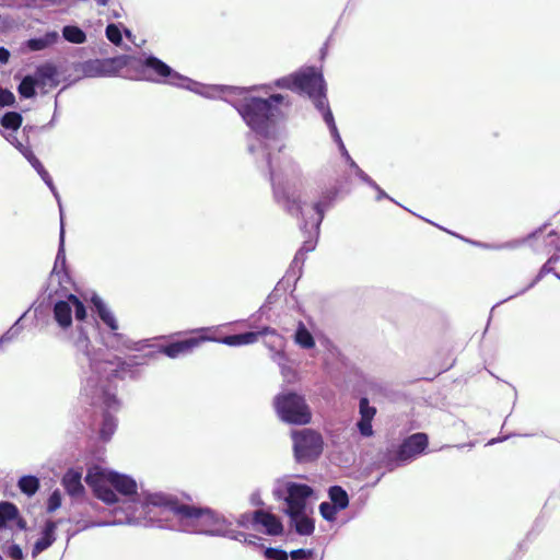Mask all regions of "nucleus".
Wrapping results in <instances>:
<instances>
[{
    "label": "nucleus",
    "mask_w": 560,
    "mask_h": 560,
    "mask_svg": "<svg viewBox=\"0 0 560 560\" xmlns=\"http://www.w3.org/2000/svg\"><path fill=\"white\" fill-rule=\"evenodd\" d=\"M85 482L94 495L105 504L119 503V497L132 503L128 506L125 517L118 518L115 524L149 525L159 521L156 516L161 514L162 508L151 506L150 510H143L142 505L147 497L152 493H145L139 498L138 485L132 477L101 465H93L86 471Z\"/></svg>",
    "instance_id": "obj_1"
},
{
    "label": "nucleus",
    "mask_w": 560,
    "mask_h": 560,
    "mask_svg": "<svg viewBox=\"0 0 560 560\" xmlns=\"http://www.w3.org/2000/svg\"><path fill=\"white\" fill-rule=\"evenodd\" d=\"M75 347L84 354L89 363L88 370L83 372L84 394L92 398L94 405L104 406L107 410H117L119 402L107 383L122 376L125 363L120 358L101 350L91 353L89 351L90 340L84 332L78 337Z\"/></svg>",
    "instance_id": "obj_2"
},
{
    "label": "nucleus",
    "mask_w": 560,
    "mask_h": 560,
    "mask_svg": "<svg viewBox=\"0 0 560 560\" xmlns=\"http://www.w3.org/2000/svg\"><path fill=\"white\" fill-rule=\"evenodd\" d=\"M151 506L162 508L161 514L166 512L174 513L183 522L184 526L189 527L195 533L224 536L246 544H255L252 536L234 530L231 522L210 509L178 504L172 497L163 493L147 497L142 508L143 510H150Z\"/></svg>",
    "instance_id": "obj_3"
},
{
    "label": "nucleus",
    "mask_w": 560,
    "mask_h": 560,
    "mask_svg": "<svg viewBox=\"0 0 560 560\" xmlns=\"http://www.w3.org/2000/svg\"><path fill=\"white\" fill-rule=\"evenodd\" d=\"M291 102L288 96L272 94L268 98L245 97L238 105V113L255 132L268 136L279 122L287 119Z\"/></svg>",
    "instance_id": "obj_4"
},
{
    "label": "nucleus",
    "mask_w": 560,
    "mask_h": 560,
    "mask_svg": "<svg viewBox=\"0 0 560 560\" xmlns=\"http://www.w3.org/2000/svg\"><path fill=\"white\" fill-rule=\"evenodd\" d=\"M275 85L300 94L307 95L315 107L323 114L324 120L330 129L331 137L340 140L332 114L326 96V84L323 73L315 67H305L289 75L276 80Z\"/></svg>",
    "instance_id": "obj_5"
},
{
    "label": "nucleus",
    "mask_w": 560,
    "mask_h": 560,
    "mask_svg": "<svg viewBox=\"0 0 560 560\" xmlns=\"http://www.w3.org/2000/svg\"><path fill=\"white\" fill-rule=\"evenodd\" d=\"M125 69L127 71L133 70L136 72L132 77L133 79L173 85H180V82L186 80V78L173 70L158 57L149 56L144 59L130 55H125Z\"/></svg>",
    "instance_id": "obj_6"
},
{
    "label": "nucleus",
    "mask_w": 560,
    "mask_h": 560,
    "mask_svg": "<svg viewBox=\"0 0 560 560\" xmlns=\"http://www.w3.org/2000/svg\"><path fill=\"white\" fill-rule=\"evenodd\" d=\"M272 493L276 499L283 500L287 503V514L307 510L314 494L307 485L288 478L278 479L273 485Z\"/></svg>",
    "instance_id": "obj_7"
},
{
    "label": "nucleus",
    "mask_w": 560,
    "mask_h": 560,
    "mask_svg": "<svg viewBox=\"0 0 560 560\" xmlns=\"http://www.w3.org/2000/svg\"><path fill=\"white\" fill-rule=\"evenodd\" d=\"M273 406L278 417L291 424H307L312 412L303 396L296 393H281L275 397Z\"/></svg>",
    "instance_id": "obj_8"
},
{
    "label": "nucleus",
    "mask_w": 560,
    "mask_h": 560,
    "mask_svg": "<svg viewBox=\"0 0 560 560\" xmlns=\"http://www.w3.org/2000/svg\"><path fill=\"white\" fill-rule=\"evenodd\" d=\"M294 454L299 462H307L316 458L323 450L322 436L310 429L293 431Z\"/></svg>",
    "instance_id": "obj_9"
},
{
    "label": "nucleus",
    "mask_w": 560,
    "mask_h": 560,
    "mask_svg": "<svg viewBox=\"0 0 560 560\" xmlns=\"http://www.w3.org/2000/svg\"><path fill=\"white\" fill-rule=\"evenodd\" d=\"M73 317L78 322H83L86 318V308L78 296L69 294L66 299L55 302L54 318L61 328H69Z\"/></svg>",
    "instance_id": "obj_10"
},
{
    "label": "nucleus",
    "mask_w": 560,
    "mask_h": 560,
    "mask_svg": "<svg viewBox=\"0 0 560 560\" xmlns=\"http://www.w3.org/2000/svg\"><path fill=\"white\" fill-rule=\"evenodd\" d=\"M126 68V57L120 55L106 59H90L81 65V72L89 78L121 74Z\"/></svg>",
    "instance_id": "obj_11"
},
{
    "label": "nucleus",
    "mask_w": 560,
    "mask_h": 560,
    "mask_svg": "<svg viewBox=\"0 0 560 560\" xmlns=\"http://www.w3.org/2000/svg\"><path fill=\"white\" fill-rule=\"evenodd\" d=\"M275 195L279 201L284 203V206L292 214L298 215L301 213L302 217L308 215L310 221L305 223V226L310 225L312 231H317L318 225L323 219V209L320 203L302 207L300 201H298L295 198H291L284 191L280 190L279 187H275Z\"/></svg>",
    "instance_id": "obj_12"
},
{
    "label": "nucleus",
    "mask_w": 560,
    "mask_h": 560,
    "mask_svg": "<svg viewBox=\"0 0 560 560\" xmlns=\"http://www.w3.org/2000/svg\"><path fill=\"white\" fill-rule=\"evenodd\" d=\"M428 446V436L424 433H415L404 440L396 453V459L399 465H404L417 455L421 454Z\"/></svg>",
    "instance_id": "obj_13"
},
{
    "label": "nucleus",
    "mask_w": 560,
    "mask_h": 560,
    "mask_svg": "<svg viewBox=\"0 0 560 560\" xmlns=\"http://www.w3.org/2000/svg\"><path fill=\"white\" fill-rule=\"evenodd\" d=\"M16 143H18L16 149L25 156V159L36 170V172L42 177V179L45 182V184L49 187V189L54 194L55 198L57 199L59 208L61 209L60 197H59V194L51 180V177L49 176L48 172L44 168L42 163L33 154L32 150L28 147V142H16Z\"/></svg>",
    "instance_id": "obj_14"
},
{
    "label": "nucleus",
    "mask_w": 560,
    "mask_h": 560,
    "mask_svg": "<svg viewBox=\"0 0 560 560\" xmlns=\"http://www.w3.org/2000/svg\"><path fill=\"white\" fill-rule=\"evenodd\" d=\"M376 407L371 406L366 396H362L359 401L360 419L357 422V428L360 434L364 438L373 435L372 420L376 415Z\"/></svg>",
    "instance_id": "obj_15"
},
{
    "label": "nucleus",
    "mask_w": 560,
    "mask_h": 560,
    "mask_svg": "<svg viewBox=\"0 0 560 560\" xmlns=\"http://www.w3.org/2000/svg\"><path fill=\"white\" fill-rule=\"evenodd\" d=\"M214 340L210 336H202L200 338H190L183 341L173 342L168 346H164L160 349V352L164 353L168 358L175 359L179 355L191 352L201 341Z\"/></svg>",
    "instance_id": "obj_16"
},
{
    "label": "nucleus",
    "mask_w": 560,
    "mask_h": 560,
    "mask_svg": "<svg viewBox=\"0 0 560 560\" xmlns=\"http://www.w3.org/2000/svg\"><path fill=\"white\" fill-rule=\"evenodd\" d=\"M255 526L261 529L267 535H279L283 530L280 520L266 511H256L254 513Z\"/></svg>",
    "instance_id": "obj_17"
},
{
    "label": "nucleus",
    "mask_w": 560,
    "mask_h": 560,
    "mask_svg": "<svg viewBox=\"0 0 560 560\" xmlns=\"http://www.w3.org/2000/svg\"><path fill=\"white\" fill-rule=\"evenodd\" d=\"M10 527L23 529L24 521L19 516L18 508L9 502L0 503V528Z\"/></svg>",
    "instance_id": "obj_18"
},
{
    "label": "nucleus",
    "mask_w": 560,
    "mask_h": 560,
    "mask_svg": "<svg viewBox=\"0 0 560 560\" xmlns=\"http://www.w3.org/2000/svg\"><path fill=\"white\" fill-rule=\"evenodd\" d=\"M62 485L71 497H81L84 493V487L82 485V471L78 469H69L63 478Z\"/></svg>",
    "instance_id": "obj_19"
},
{
    "label": "nucleus",
    "mask_w": 560,
    "mask_h": 560,
    "mask_svg": "<svg viewBox=\"0 0 560 560\" xmlns=\"http://www.w3.org/2000/svg\"><path fill=\"white\" fill-rule=\"evenodd\" d=\"M91 303L95 307L100 318L113 331L118 329V322L113 312L107 307L103 300L95 293L90 298Z\"/></svg>",
    "instance_id": "obj_20"
},
{
    "label": "nucleus",
    "mask_w": 560,
    "mask_h": 560,
    "mask_svg": "<svg viewBox=\"0 0 560 560\" xmlns=\"http://www.w3.org/2000/svg\"><path fill=\"white\" fill-rule=\"evenodd\" d=\"M352 175H354L362 184L369 186L376 192L375 200L380 201L381 199H388L393 202H396L392 197H389L366 173H364L354 161H352Z\"/></svg>",
    "instance_id": "obj_21"
},
{
    "label": "nucleus",
    "mask_w": 560,
    "mask_h": 560,
    "mask_svg": "<svg viewBox=\"0 0 560 560\" xmlns=\"http://www.w3.org/2000/svg\"><path fill=\"white\" fill-rule=\"evenodd\" d=\"M296 532L301 535H310L314 530L313 521L308 517L307 510L288 514Z\"/></svg>",
    "instance_id": "obj_22"
},
{
    "label": "nucleus",
    "mask_w": 560,
    "mask_h": 560,
    "mask_svg": "<svg viewBox=\"0 0 560 560\" xmlns=\"http://www.w3.org/2000/svg\"><path fill=\"white\" fill-rule=\"evenodd\" d=\"M36 77L37 82H40L43 85L56 86L58 84V71L52 63L39 66L36 70Z\"/></svg>",
    "instance_id": "obj_23"
},
{
    "label": "nucleus",
    "mask_w": 560,
    "mask_h": 560,
    "mask_svg": "<svg viewBox=\"0 0 560 560\" xmlns=\"http://www.w3.org/2000/svg\"><path fill=\"white\" fill-rule=\"evenodd\" d=\"M55 529H56V525L54 523H48L45 526L40 538H38L34 545V548H33L34 556L43 552L44 550H46L47 548H49L52 545V542L56 540Z\"/></svg>",
    "instance_id": "obj_24"
},
{
    "label": "nucleus",
    "mask_w": 560,
    "mask_h": 560,
    "mask_svg": "<svg viewBox=\"0 0 560 560\" xmlns=\"http://www.w3.org/2000/svg\"><path fill=\"white\" fill-rule=\"evenodd\" d=\"M294 342L302 349H313L315 339L303 322H299L293 336Z\"/></svg>",
    "instance_id": "obj_25"
},
{
    "label": "nucleus",
    "mask_w": 560,
    "mask_h": 560,
    "mask_svg": "<svg viewBox=\"0 0 560 560\" xmlns=\"http://www.w3.org/2000/svg\"><path fill=\"white\" fill-rule=\"evenodd\" d=\"M257 340L258 334H255L254 331H248L244 334L228 336L220 340L214 339L213 341H219L231 347H238L255 343Z\"/></svg>",
    "instance_id": "obj_26"
},
{
    "label": "nucleus",
    "mask_w": 560,
    "mask_h": 560,
    "mask_svg": "<svg viewBox=\"0 0 560 560\" xmlns=\"http://www.w3.org/2000/svg\"><path fill=\"white\" fill-rule=\"evenodd\" d=\"M352 386L363 395L373 390L376 386L375 382L364 376L361 372L352 368Z\"/></svg>",
    "instance_id": "obj_27"
},
{
    "label": "nucleus",
    "mask_w": 560,
    "mask_h": 560,
    "mask_svg": "<svg viewBox=\"0 0 560 560\" xmlns=\"http://www.w3.org/2000/svg\"><path fill=\"white\" fill-rule=\"evenodd\" d=\"M63 38L72 44H83L86 42V34L78 26L67 25L62 28Z\"/></svg>",
    "instance_id": "obj_28"
},
{
    "label": "nucleus",
    "mask_w": 560,
    "mask_h": 560,
    "mask_svg": "<svg viewBox=\"0 0 560 560\" xmlns=\"http://www.w3.org/2000/svg\"><path fill=\"white\" fill-rule=\"evenodd\" d=\"M329 498L331 503H334V509H346L349 502L348 493L338 486L331 487L329 489Z\"/></svg>",
    "instance_id": "obj_29"
},
{
    "label": "nucleus",
    "mask_w": 560,
    "mask_h": 560,
    "mask_svg": "<svg viewBox=\"0 0 560 560\" xmlns=\"http://www.w3.org/2000/svg\"><path fill=\"white\" fill-rule=\"evenodd\" d=\"M550 272H553V275L560 279V275L558 272H556L553 270V268L551 267V265L547 261L546 264L542 265V267L540 268L538 275L536 276V278L524 289H522L520 292L509 296L508 299H505L504 301H508L510 299H513L517 295H521L523 293H525L527 290L532 289L536 283H538L546 275L550 273Z\"/></svg>",
    "instance_id": "obj_30"
},
{
    "label": "nucleus",
    "mask_w": 560,
    "mask_h": 560,
    "mask_svg": "<svg viewBox=\"0 0 560 560\" xmlns=\"http://www.w3.org/2000/svg\"><path fill=\"white\" fill-rule=\"evenodd\" d=\"M20 490L28 497L36 493L39 488V480L34 476H24L18 483Z\"/></svg>",
    "instance_id": "obj_31"
},
{
    "label": "nucleus",
    "mask_w": 560,
    "mask_h": 560,
    "mask_svg": "<svg viewBox=\"0 0 560 560\" xmlns=\"http://www.w3.org/2000/svg\"><path fill=\"white\" fill-rule=\"evenodd\" d=\"M36 83H37L36 79H34L31 75H26L21 81V83H20V85L18 88L20 95L25 97V98H31V97L35 96V94H36V91H35Z\"/></svg>",
    "instance_id": "obj_32"
},
{
    "label": "nucleus",
    "mask_w": 560,
    "mask_h": 560,
    "mask_svg": "<svg viewBox=\"0 0 560 560\" xmlns=\"http://www.w3.org/2000/svg\"><path fill=\"white\" fill-rule=\"evenodd\" d=\"M57 33H48L44 38H33L27 42L31 50L37 51L46 48L57 39Z\"/></svg>",
    "instance_id": "obj_33"
},
{
    "label": "nucleus",
    "mask_w": 560,
    "mask_h": 560,
    "mask_svg": "<svg viewBox=\"0 0 560 560\" xmlns=\"http://www.w3.org/2000/svg\"><path fill=\"white\" fill-rule=\"evenodd\" d=\"M22 124V115L18 112L5 113L1 118V125L5 129L18 130Z\"/></svg>",
    "instance_id": "obj_34"
},
{
    "label": "nucleus",
    "mask_w": 560,
    "mask_h": 560,
    "mask_svg": "<svg viewBox=\"0 0 560 560\" xmlns=\"http://www.w3.org/2000/svg\"><path fill=\"white\" fill-rule=\"evenodd\" d=\"M107 39L118 46L122 42L121 32L116 24H108L105 30Z\"/></svg>",
    "instance_id": "obj_35"
},
{
    "label": "nucleus",
    "mask_w": 560,
    "mask_h": 560,
    "mask_svg": "<svg viewBox=\"0 0 560 560\" xmlns=\"http://www.w3.org/2000/svg\"><path fill=\"white\" fill-rule=\"evenodd\" d=\"M255 334H258V337L259 336H267V335H270L272 337H275V340H273V345L275 347H279V348H282L283 345H284V338L282 336H280L275 329L272 328H269V327H265L262 328L261 330L259 331H254Z\"/></svg>",
    "instance_id": "obj_36"
},
{
    "label": "nucleus",
    "mask_w": 560,
    "mask_h": 560,
    "mask_svg": "<svg viewBox=\"0 0 560 560\" xmlns=\"http://www.w3.org/2000/svg\"><path fill=\"white\" fill-rule=\"evenodd\" d=\"M116 428V422L113 417H105L103 427L101 429V435L103 439L107 440L110 438V435L114 433V430Z\"/></svg>",
    "instance_id": "obj_37"
},
{
    "label": "nucleus",
    "mask_w": 560,
    "mask_h": 560,
    "mask_svg": "<svg viewBox=\"0 0 560 560\" xmlns=\"http://www.w3.org/2000/svg\"><path fill=\"white\" fill-rule=\"evenodd\" d=\"M340 510L341 509H334V503L331 502H323L319 505L320 514L323 515L324 518L328 521H332L335 518L336 513Z\"/></svg>",
    "instance_id": "obj_38"
},
{
    "label": "nucleus",
    "mask_w": 560,
    "mask_h": 560,
    "mask_svg": "<svg viewBox=\"0 0 560 560\" xmlns=\"http://www.w3.org/2000/svg\"><path fill=\"white\" fill-rule=\"evenodd\" d=\"M541 233V229H538L537 231L533 232L532 234H529L526 238L524 240H521V241H513V242H510V243H505L503 245H500V246H497L495 248H515V247H518L520 245H522L523 243H525L526 241L530 240V238H535L537 237L538 234Z\"/></svg>",
    "instance_id": "obj_39"
},
{
    "label": "nucleus",
    "mask_w": 560,
    "mask_h": 560,
    "mask_svg": "<svg viewBox=\"0 0 560 560\" xmlns=\"http://www.w3.org/2000/svg\"><path fill=\"white\" fill-rule=\"evenodd\" d=\"M15 102V97L12 92L0 88V106H11Z\"/></svg>",
    "instance_id": "obj_40"
},
{
    "label": "nucleus",
    "mask_w": 560,
    "mask_h": 560,
    "mask_svg": "<svg viewBox=\"0 0 560 560\" xmlns=\"http://www.w3.org/2000/svg\"><path fill=\"white\" fill-rule=\"evenodd\" d=\"M61 505V494L60 492L57 490V491H54L49 499H48V511L49 512H54L56 511L57 509H59Z\"/></svg>",
    "instance_id": "obj_41"
},
{
    "label": "nucleus",
    "mask_w": 560,
    "mask_h": 560,
    "mask_svg": "<svg viewBox=\"0 0 560 560\" xmlns=\"http://www.w3.org/2000/svg\"><path fill=\"white\" fill-rule=\"evenodd\" d=\"M265 556L268 559H272V560H287L288 559L287 552H284L282 550H278V549H272V548L266 549Z\"/></svg>",
    "instance_id": "obj_42"
},
{
    "label": "nucleus",
    "mask_w": 560,
    "mask_h": 560,
    "mask_svg": "<svg viewBox=\"0 0 560 560\" xmlns=\"http://www.w3.org/2000/svg\"><path fill=\"white\" fill-rule=\"evenodd\" d=\"M7 556L13 560H21L23 557V552L18 545H10L7 549Z\"/></svg>",
    "instance_id": "obj_43"
},
{
    "label": "nucleus",
    "mask_w": 560,
    "mask_h": 560,
    "mask_svg": "<svg viewBox=\"0 0 560 560\" xmlns=\"http://www.w3.org/2000/svg\"><path fill=\"white\" fill-rule=\"evenodd\" d=\"M237 524L242 527H248L250 524L255 525L254 514H242L237 520Z\"/></svg>",
    "instance_id": "obj_44"
},
{
    "label": "nucleus",
    "mask_w": 560,
    "mask_h": 560,
    "mask_svg": "<svg viewBox=\"0 0 560 560\" xmlns=\"http://www.w3.org/2000/svg\"><path fill=\"white\" fill-rule=\"evenodd\" d=\"M281 373L288 383L294 382L296 374L293 370L287 366H282Z\"/></svg>",
    "instance_id": "obj_45"
},
{
    "label": "nucleus",
    "mask_w": 560,
    "mask_h": 560,
    "mask_svg": "<svg viewBox=\"0 0 560 560\" xmlns=\"http://www.w3.org/2000/svg\"><path fill=\"white\" fill-rule=\"evenodd\" d=\"M9 58H10V51L4 47H0V62L7 63L9 61Z\"/></svg>",
    "instance_id": "obj_46"
},
{
    "label": "nucleus",
    "mask_w": 560,
    "mask_h": 560,
    "mask_svg": "<svg viewBox=\"0 0 560 560\" xmlns=\"http://www.w3.org/2000/svg\"><path fill=\"white\" fill-rule=\"evenodd\" d=\"M315 248V242L313 240H308V241H305L304 242V245L303 247L301 248V252L302 250H306V252H311Z\"/></svg>",
    "instance_id": "obj_47"
},
{
    "label": "nucleus",
    "mask_w": 560,
    "mask_h": 560,
    "mask_svg": "<svg viewBox=\"0 0 560 560\" xmlns=\"http://www.w3.org/2000/svg\"><path fill=\"white\" fill-rule=\"evenodd\" d=\"M18 334V329L13 326L8 332L2 337V340H9Z\"/></svg>",
    "instance_id": "obj_48"
},
{
    "label": "nucleus",
    "mask_w": 560,
    "mask_h": 560,
    "mask_svg": "<svg viewBox=\"0 0 560 560\" xmlns=\"http://www.w3.org/2000/svg\"><path fill=\"white\" fill-rule=\"evenodd\" d=\"M305 555V551L303 549L294 550L291 552V556L293 559H298Z\"/></svg>",
    "instance_id": "obj_49"
},
{
    "label": "nucleus",
    "mask_w": 560,
    "mask_h": 560,
    "mask_svg": "<svg viewBox=\"0 0 560 560\" xmlns=\"http://www.w3.org/2000/svg\"><path fill=\"white\" fill-rule=\"evenodd\" d=\"M62 247H63V229L61 228V233H60V249H59V253H58L57 259H59V258L61 257V254H62Z\"/></svg>",
    "instance_id": "obj_50"
},
{
    "label": "nucleus",
    "mask_w": 560,
    "mask_h": 560,
    "mask_svg": "<svg viewBox=\"0 0 560 560\" xmlns=\"http://www.w3.org/2000/svg\"><path fill=\"white\" fill-rule=\"evenodd\" d=\"M560 260V255L558 254H555L552 255L547 261L550 264V265H553L556 262H558Z\"/></svg>",
    "instance_id": "obj_51"
},
{
    "label": "nucleus",
    "mask_w": 560,
    "mask_h": 560,
    "mask_svg": "<svg viewBox=\"0 0 560 560\" xmlns=\"http://www.w3.org/2000/svg\"><path fill=\"white\" fill-rule=\"evenodd\" d=\"M94 1L96 2L97 5L105 7L108 4L109 0H94Z\"/></svg>",
    "instance_id": "obj_52"
},
{
    "label": "nucleus",
    "mask_w": 560,
    "mask_h": 560,
    "mask_svg": "<svg viewBox=\"0 0 560 560\" xmlns=\"http://www.w3.org/2000/svg\"><path fill=\"white\" fill-rule=\"evenodd\" d=\"M504 440H506V436H504V438H502V439H492V440L489 442V444H494V443H497V442H502V441H504Z\"/></svg>",
    "instance_id": "obj_53"
},
{
    "label": "nucleus",
    "mask_w": 560,
    "mask_h": 560,
    "mask_svg": "<svg viewBox=\"0 0 560 560\" xmlns=\"http://www.w3.org/2000/svg\"><path fill=\"white\" fill-rule=\"evenodd\" d=\"M551 245H552L557 250H560V243L551 242Z\"/></svg>",
    "instance_id": "obj_54"
},
{
    "label": "nucleus",
    "mask_w": 560,
    "mask_h": 560,
    "mask_svg": "<svg viewBox=\"0 0 560 560\" xmlns=\"http://www.w3.org/2000/svg\"><path fill=\"white\" fill-rule=\"evenodd\" d=\"M282 357H283V353H282L281 351H278V352H276V354H275V359H276V358H282Z\"/></svg>",
    "instance_id": "obj_55"
},
{
    "label": "nucleus",
    "mask_w": 560,
    "mask_h": 560,
    "mask_svg": "<svg viewBox=\"0 0 560 560\" xmlns=\"http://www.w3.org/2000/svg\"><path fill=\"white\" fill-rule=\"evenodd\" d=\"M339 148L341 151H343L346 153V148L343 145V142H339Z\"/></svg>",
    "instance_id": "obj_56"
},
{
    "label": "nucleus",
    "mask_w": 560,
    "mask_h": 560,
    "mask_svg": "<svg viewBox=\"0 0 560 560\" xmlns=\"http://www.w3.org/2000/svg\"><path fill=\"white\" fill-rule=\"evenodd\" d=\"M556 235V232L555 231H551L549 234H548V237H551V236H555Z\"/></svg>",
    "instance_id": "obj_57"
},
{
    "label": "nucleus",
    "mask_w": 560,
    "mask_h": 560,
    "mask_svg": "<svg viewBox=\"0 0 560 560\" xmlns=\"http://www.w3.org/2000/svg\"><path fill=\"white\" fill-rule=\"evenodd\" d=\"M258 144H259L261 148H264V149H265V142L259 141V142H258Z\"/></svg>",
    "instance_id": "obj_58"
}]
</instances>
